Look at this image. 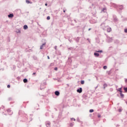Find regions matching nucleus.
Masks as SVG:
<instances>
[{
	"mask_svg": "<svg viewBox=\"0 0 127 127\" xmlns=\"http://www.w3.org/2000/svg\"><path fill=\"white\" fill-rule=\"evenodd\" d=\"M19 115L22 116L23 115L25 117V120L24 121H22V122H26L28 121V118L27 117V114H25L24 112L22 111H19L18 112Z\"/></svg>",
	"mask_w": 127,
	"mask_h": 127,
	"instance_id": "nucleus-1",
	"label": "nucleus"
},
{
	"mask_svg": "<svg viewBox=\"0 0 127 127\" xmlns=\"http://www.w3.org/2000/svg\"><path fill=\"white\" fill-rule=\"evenodd\" d=\"M106 42L107 43H111L113 42V38H111L109 37V36H107Z\"/></svg>",
	"mask_w": 127,
	"mask_h": 127,
	"instance_id": "nucleus-2",
	"label": "nucleus"
},
{
	"mask_svg": "<svg viewBox=\"0 0 127 127\" xmlns=\"http://www.w3.org/2000/svg\"><path fill=\"white\" fill-rule=\"evenodd\" d=\"M101 28H102L103 30H106V23L105 22H103L100 25Z\"/></svg>",
	"mask_w": 127,
	"mask_h": 127,
	"instance_id": "nucleus-3",
	"label": "nucleus"
},
{
	"mask_svg": "<svg viewBox=\"0 0 127 127\" xmlns=\"http://www.w3.org/2000/svg\"><path fill=\"white\" fill-rule=\"evenodd\" d=\"M76 92L79 93V94H81L83 92V89L82 87H79L77 88V89L76 90Z\"/></svg>",
	"mask_w": 127,
	"mask_h": 127,
	"instance_id": "nucleus-4",
	"label": "nucleus"
},
{
	"mask_svg": "<svg viewBox=\"0 0 127 127\" xmlns=\"http://www.w3.org/2000/svg\"><path fill=\"white\" fill-rule=\"evenodd\" d=\"M72 61L71 60V58H68L67 61V64H68L69 65H70L72 64Z\"/></svg>",
	"mask_w": 127,
	"mask_h": 127,
	"instance_id": "nucleus-5",
	"label": "nucleus"
},
{
	"mask_svg": "<svg viewBox=\"0 0 127 127\" xmlns=\"http://www.w3.org/2000/svg\"><path fill=\"white\" fill-rule=\"evenodd\" d=\"M113 21L114 22H118V21H119V19L117 18V16H116V15H113Z\"/></svg>",
	"mask_w": 127,
	"mask_h": 127,
	"instance_id": "nucleus-6",
	"label": "nucleus"
},
{
	"mask_svg": "<svg viewBox=\"0 0 127 127\" xmlns=\"http://www.w3.org/2000/svg\"><path fill=\"white\" fill-rule=\"evenodd\" d=\"M89 22L90 23L93 24L94 23H97V20H95L94 19H92L89 20Z\"/></svg>",
	"mask_w": 127,
	"mask_h": 127,
	"instance_id": "nucleus-7",
	"label": "nucleus"
},
{
	"mask_svg": "<svg viewBox=\"0 0 127 127\" xmlns=\"http://www.w3.org/2000/svg\"><path fill=\"white\" fill-rule=\"evenodd\" d=\"M46 88V86H45V84L41 83L40 85V89L41 90H43Z\"/></svg>",
	"mask_w": 127,
	"mask_h": 127,
	"instance_id": "nucleus-8",
	"label": "nucleus"
},
{
	"mask_svg": "<svg viewBox=\"0 0 127 127\" xmlns=\"http://www.w3.org/2000/svg\"><path fill=\"white\" fill-rule=\"evenodd\" d=\"M46 127H51V122L50 121H47L45 123Z\"/></svg>",
	"mask_w": 127,
	"mask_h": 127,
	"instance_id": "nucleus-9",
	"label": "nucleus"
},
{
	"mask_svg": "<svg viewBox=\"0 0 127 127\" xmlns=\"http://www.w3.org/2000/svg\"><path fill=\"white\" fill-rule=\"evenodd\" d=\"M55 95L56 96H59L60 95V92L58 90H56L55 92Z\"/></svg>",
	"mask_w": 127,
	"mask_h": 127,
	"instance_id": "nucleus-10",
	"label": "nucleus"
},
{
	"mask_svg": "<svg viewBox=\"0 0 127 127\" xmlns=\"http://www.w3.org/2000/svg\"><path fill=\"white\" fill-rule=\"evenodd\" d=\"M8 18H12V17H14V14L13 13H9L8 15H7Z\"/></svg>",
	"mask_w": 127,
	"mask_h": 127,
	"instance_id": "nucleus-11",
	"label": "nucleus"
},
{
	"mask_svg": "<svg viewBox=\"0 0 127 127\" xmlns=\"http://www.w3.org/2000/svg\"><path fill=\"white\" fill-rule=\"evenodd\" d=\"M94 55L95 57H98V56H100V54H99L98 52H94Z\"/></svg>",
	"mask_w": 127,
	"mask_h": 127,
	"instance_id": "nucleus-12",
	"label": "nucleus"
},
{
	"mask_svg": "<svg viewBox=\"0 0 127 127\" xmlns=\"http://www.w3.org/2000/svg\"><path fill=\"white\" fill-rule=\"evenodd\" d=\"M75 41H76V42L77 43H78V42H79V41H80V37H77L75 39Z\"/></svg>",
	"mask_w": 127,
	"mask_h": 127,
	"instance_id": "nucleus-13",
	"label": "nucleus"
},
{
	"mask_svg": "<svg viewBox=\"0 0 127 127\" xmlns=\"http://www.w3.org/2000/svg\"><path fill=\"white\" fill-rule=\"evenodd\" d=\"M95 40H96V43H100V39L99 38V37H97L95 38Z\"/></svg>",
	"mask_w": 127,
	"mask_h": 127,
	"instance_id": "nucleus-14",
	"label": "nucleus"
},
{
	"mask_svg": "<svg viewBox=\"0 0 127 127\" xmlns=\"http://www.w3.org/2000/svg\"><path fill=\"white\" fill-rule=\"evenodd\" d=\"M120 96H121V98L123 99L124 98H125V95L124 94H123V92H120Z\"/></svg>",
	"mask_w": 127,
	"mask_h": 127,
	"instance_id": "nucleus-15",
	"label": "nucleus"
},
{
	"mask_svg": "<svg viewBox=\"0 0 127 127\" xmlns=\"http://www.w3.org/2000/svg\"><path fill=\"white\" fill-rule=\"evenodd\" d=\"M23 81L24 83H27L28 82V80L27 78H24Z\"/></svg>",
	"mask_w": 127,
	"mask_h": 127,
	"instance_id": "nucleus-16",
	"label": "nucleus"
},
{
	"mask_svg": "<svg viewBox=\"0 0 127 127\" xmlns=\"http://www.w3.org/2000/svg\"><path fill=\"white\" fill-rule=\"evenodd\" d=\"M28 26L27 25H24L23 26V29H24V30H26L27 29H28Z\"/></svg>",
	"mask_w": 127,
	"mask_h": 127,
	"instance_id": "nucleus-17",
	"label": "nucleus"
},
{
	"mask_svg": "<svg viewBox=\"0 0 127 127\" xmlns=\"http://www.w3.org/2000/svg\"><path fill=\"white\" fill-rule=\"evenodd\" d=\"M26 2L27 4H32V3H33L32 1H31L29 0H26Z\"/></svg>",
	"mask_w": 127,
	"mask_h": 127,
	"instance_id": "nucleus-18",
	"label": "nucleus"
},
{
	"mask_svg": "<svg viewBox=\"0 0 127 127\" xmlns=\"http://www.w3.org/2000/svg\"><path fill=\"white\" fill-rule=\"evenodd\" d=\"M107 32H111V31H112V28H111V27L108 28L107 29Z\"/></svg>",
	"mask_w": 127,
	"mask_h": 127,
	"instance_id": "nucleus-19",
	"label": "nucleus"
},
{
	"mask_svg": "<svg viewBox=\"0 0 127 127\" xmlns=\"http://www.w3.org/2000/svg\"><path fill=\"white\" fill-rule=\"evenodd\" d=\"M117 91H119L120 93L123 92L122 90V87L117 89Z\"/></svg>",
	"mask_w": 127,
	"mask_h": 127,
	"instance_id": "nucleus-20",
	"label": "nucleus"
},
{
	"mask_svg": "<svg viewBox=\"0 0 127 127\" xmlns=\"http://www.w3.org/2000/svg\"><path fill=\"white\" fill-rule=\"evenodd\" d=\"M102 11H103V12H106L107 8H106V7L103 8Z\"/></svg>",
	"mask_w": 127,
	"mask_h": 127,
	"instance_id": "nucleus-21",
	"label": "nucleus"
},
{
	"mask_svg": "<svg viewBox=\"0 0 127 127\" xmlns=\"http://www.w3.org/2000/svg\"><path fill=\"white\" fill-rule=\"evenodd\" d=\"M74 125V122H72V123H70L69 124V127H72Z\"/></svg>",
	"mask_w": 127,
	"mask_h": 127,
	"instance_id": "nucleus-22",
	"label": "nucleus"
},
{
	"mask_svg": "<svg viewBox=\"0 0 127 127\" xmlns=\"http://www.w3.org/2000/svg\"><path fill=\"white\" fill-rule=\"evenodd\" d=\"M119 9L121 10L124 9V5H121L119 6Z\"/></svg>",
	"mask_w": 127,
	"mask_h": 127,
	"instance_id": "nucleus-23",
	"label": "nucleus"
},
{
	"mask_svg": "<svg viewBox=\"0 0 127 127\" xmlns=\"http://www.w3.org/2000/svg\"><path fill=\"white\" fill-rule=\"evenodd\" d=\"M80 84H81V85H84V84H85V81L83 80H81L80 81Z\"/></svg>",
	"mask_w": 127,
	"mask_h": 127,
	"instance_id": "nucleus-24",
	"label": "nucleus"
},
{
	"mask_svg": "<svg viewBox=\"0 0 127 127\" xmlns=\"http://www.w3.org/2000/svg\"><path fill=\"white\" fill-rule=\"evenodd\" d=\"M108 86V84L107 83H104L103 85L104 89H105Z\"/></svg>",
	"mask_w": 127,
	"mask_h": 127,
	"instance_id": "nucleus-25",
	"label": "nucleus"
},
{
	"mask_svg": "<svg viewBox=\"0 0 127 127\" xmlns=\"http://www.w3.org/2000/svg\"><path fill=\"white\" fill-rule=\"evenodd\" d=\"M124 90L125 91V93H127V87H124V88H123Z\"/></svg>",
	"mask_w": 127,
	"mask_h": 127,
	"instance_id": "nucleus-26",
	"label": "nucleus"
},
{
	"mask_svg": "<svg viewBox=\"0 0 127 127\" xmlns=\"http://www.w3.org/2000/svg\"><path fill=\"white\" fill-rule=\"evenodd\" d=\"M96 52H98V53H103V50L96 51Z\"/></svg>",
	"mask_w": 127,
	"mask_h": 127,
	"instance_id": "nucleus-27",
	"label": "nucleus"
},
{
	"mask_svg": "<svg viewBox=\"0 0 127 127\" xmlns=\"http://www.w3.org/2000/svg\"><path fill=\"white\" fill-rule=\"evenodd\" d=\"M94 112V109H90L89 110V113H92Z\"/></svg>",
	"mask_w": 127,
	"mask_h": 127,
	"instance_id": "nucleus-28",
	"label": "nucleus"
},
{
	"mask_svg": "<svg viewBox=\"0 0 127 127\" xmlns=\"http://www.w3.org/2000/svg\"><path fill=\"white\" fill-rule=\"evenodd\" d=\"M70 121L75 122V121H76V119L74 118H70Z\"/></svg>",
	"mask_w": 127,
	"mask_h": 127,
	"instance_id": "nucleus-29",
	"label": "nucleus"
},
{
	"mask_svg": "<svg viewBox=\"0 0 127 127\" xmlns=\"http://www.w3.org/2000/svg\"><path fill=\"white\" fill-rule=\"evenodd\" d=\"M16 33H21V30L18 29L17 30V31H16Z\"/></svg>",
	"mask_w": 127,
	"mask_h": 127,
	"instance_id": "nucleus-30",
	"label": "nucleus"
},
{
	"mask_svg": "<svg viewBox=\"0 0 127 127\" xmlns=\"http://www.w3.org/2000/svg\"><path fill=\"white\" fill-rule=\"evenodd\" d=\"M108 68V66L107 65L103 66V69L104 70H106Z\"/></svg>",
	"mask_w": 127,
	"mask_h": 127,
	"instance_id": "nucleus-31",
	"label": "nucleus"
},
{
	"mask_svg": "<svg viewBox=\"0 0 127 127\" xmlns=\"http://www.w3.org/2000/svg\"><path fill=\"white\" fill-rule=\"evenodd\" d=\"M46 19H47V20H50V19H51V17H50V16H48L47 17V18H46Z\"/></svg>",
	"mask_w": 127,
	"mask_h": 127,
	"instance_id": "nucleus-32",
	"label": "nucleus"
},
{
	"mask_svg": "<svg viewBox=\"0 0 127 127\" xmlns=\"http://www.w3.org/2000/svg\"><path fill=\"white\" fill-rule=\"evenodd\" d=\"M7 112L8 113H10L11 112V110L10 109H8L7 110Z\"/></svg>",
	"mask_w": 127,
	"mask_h": 127,
	"instance_id": "nucleus-33",
	"label": "nucleus"
},
{
	"mask_svg": "<svg viewBox=\"0 0 127 127\" xmlns=\"http://www.w3.org/2000/svg\"><path fill=\"white\" fill-rule=\"evenodd\" d=\"M118 111H119V113H121V112L123 111V109L120 108V109L118 110Z\"/></svg>",
	"mask_w": 127,
	"mask_h": 127,
	"instance_id": "nucleus-34",
	"label": "nucleus"
},
{
	"mask_svg": "<svg viewBox=\"0 0 127 127\" xmlns=\"http://www.w3.org/2000/svg\"><path fill=\"white\" fill-rule=\"evenodd\" d=\"M4 109V106H2L1 107H0V111L2 110H3Z\"/></svg>",
	"mask_w": 127,
	"mask_h": 127,
	"instance_id": "nucleus-35",
	"label": "nucleus"
},
{
	"mask_svg": "<svg viewBox=\"0 0 127 127\" xmlns=\"http://www.w3.org/2000/svg\"><path fill=\"white\" fill-rule=\"evenodd\" d=\"M120 41L118 40H116L115 41V43H119Z\"/></svg>",
	"mask_w": 127,
	"mask_h": 127,
	"instance_id": "nucleus-36",
	"label": "nucleus"
},
{
	"mask_svg": "<svg viewBox=\"0 0 127 127\" xmlns=\"http://www.w3.org/2000/svg\"><path fill=\"white\" fill-rule=\"evenodd\" d=\"M40 49H41V50L44 49V46H43V45H42L40 46Z\"/></svg>",
	"mask_w": 127,
	"mask_h": 127,
	"instance_id": "nucleus-37",
	"label": "nucleus"
},
{
	"mask_svg": "<svg viewBox=\"0 0 127 127\" xmlns=\"http://www.w3.org/2000/svg\"><path fill=\"white\" fill-rule=\"evenodd\" d=\"M124 32L125 33H127V28H126V29H124Z\"/></svg>",
	"mask_w": 127,
	"mask_h": 127,
	"instance_id": "nucleus-38",
	"label": "nucleus"
},
{
	"mask_svg": "<svg viewBox=\"0 0 127 127\" xmlns=\"http://www.w3.org/2000/svg\"><path fill=\"white\" fill-rule=\"evenodd\" d=\"M54 70H55V71H57V70H58V68L57 67H55L54 68Z\"/></svg>",
	"mask_w": 127,
	"mask_h": 127,
	"instance_id": "nucleus-39",
	"label": "nucleus"
},
{
	"mask_svg": "<svg viewBox=\"0 0 127 127\" xmlns=\"http://www.w3.org/2000/svg\"><path fill=\"white\" fill-rule=\"evenodd\" d=\"M10 87H11V86H10V84H8V85H7V88H10Z\"/></svg>",
	"mask_w": 127,
	"mask_h": 127,
	"instance_id": "nucleus-40",
	"label": "nucleus"
},
{
	"mask_svg": "<svg viewBox=\"0 0 127 127\" xmlns=\"http://www.w3.org/2000/svg\"><path fill=\"white\" fill-rule=\"evenodd\" d=\"M87 40L88 41L89 43H91V41L90 40V39L89 38H87Z\"/></svg>",
	"mask_w": 127,
	"mask_h": 127,
	"instance_id": "nucleus-41",
	"label": "nucleus"
},
{
	"mask_svg": "<svg viewBox=\"0 0 127 127\" xmlns=\"http://www.w3.org/2000/svg\"><path fill=\"white\" fill-rule=\"evenodd\" d=\"M98 118H101V115L100 114H98L97 115Z\"/></svg>",
	"mask_w": 127,
	"mask_h": 127,
	"instance_id": "nucleus-42",
	"label": "nucleus"
},
{
	"mask_svg": "<svg viewBox=\"0 0 127 127\" xmlns=\"http://www.w3.org/2000/svg\"><path fill=\"white\" fill-rule=\"evenodd\" d=\"M33 59H34V60H36V59H37V57L35 56H33Z\"/></svg>",
	"mask_w": 127,
	"mask_h": 127,
	"instance_id": "nucleus-43",
	"label": "nucleus"
},
{
	"mask_svg": "<svg viewBox=\"0 0 127 127\" xmlns=\"http://www.w3.org/2000/svg\"><path fill=\"white\" fill-rule=\"evenodd\" d=\"M43 84H44V86H45V85H47V82H44L42 83Z\"/></svg>",
	"mask_w": 127,
	"mask_h": 127,
	"instance_id": "nucleus-44",
	"label": "nucleus"
},
{
	"mask_svg": "<svg viewBox=\"0 0 127 127\" xmlns=\"http://www.w3.org/2000/svg\"><path fill=\"white\" fill-rule=\"evenodd\" d=\"M12 100V98L11 97H9L8 98V101H11Z\"/></svg>",
	"mask_w": 127,
	"mask_h": 127,
	"instance_id": "nucleus-45",
	"label": "nucleus"
},
{
	"mask_svg": "<svg viewBox=\"0 0 127 127\" xmlns=\"http://www.w3.org/2000/svg\"><path fill=\"white\" fill-rule=\"evenodd\" d=\"M125 82L126 83H127V78H125Z\"/></svg>",
	"mask_w": 127,
	"mask_h": 127,
	"instance_id": "nucleus-46",
	"label": "nucleus"
},
{
	"mask_svg": "<svg viewBox=\"0 0 127 127\" xmlns=\"http://www.w3.org/2000/svg\"><path fill=\"white\" fill-rule=\"evenodd\" d=\"M68 50H72L73 49V48L71 47H70V48H68Z\"/></svg>",
	"mask_w": 127,
	"mask_h": 127,
	"instance_id": "nucleus-47",
	"label": "nucleus"
},
{
	"mask_svg": "<svg viewBox=\"0 0 127 127\" xmlns=\"http://www.w3.org/2000/svg\"><path fill=\"white\" fill-rule=\"evenodd\" d=\"M122 20L123 21H125V20H127V18H125V19H123Z\"/></svg>",
	"mask_w": 127,
	"mask_h": 127,
	"instance_id": "nucleus-48",
	"label": "nucleus"
},
{
	"mask_svg": "<svg viewBox=\"0 0 127 127\" xmlns=\"http://www.w3.org/2000/svg\"><path fill=\"white\" fill-rule=\"evenodd\" d=\"M36 75V72H33L32 73V75Z\"/></svg>",
	"mask_w": 127,
	"mask_h": 127,
	"instance_id": "nucleus-49",
	"label": "nucleus"
},
{
	"mask_svg": "<svg viewBox=\"0 0 127 127\" xmlns=\"http://www.w3.org/2000/svg\"><path fill=\"white\" fill-rule=\"evenodd\" d=\"M46 43H44L43 44H42V45H43V46H44V45H46Z\"/></svg>",
	"mask_w": 127,
	"mask_h": 127,
	"instance_id": "nucleus-50",
	"label": "nucleus"
},
{
	"mask_svg": "<svg viewBox=\"0 0 127 127\" xmlns=\"http://www.w3.org/2000/svg\"><path fill=\"white\" fill-rule=\"evenodd\" d=\"M77 122L79 123L81 122L80 120L79 119H77Z\"/></svg>",
	"mask_w": 127,
	"mask_h": 127,
	"instance_id": "nucleus-51",
	"label": "nucleus"
},
{
	"mask_svg": "<svg viewBox=\"0 0 127 127\" xmlns=\"http://www.w3.org/2000/svg\"><path fill=\"white\" fill-rule=\"evenodd\" d=\"M17 80L20 79V77H17Z\"/></svg>",
	"mask_w": 127,
	"mask_h": 127,
	"instance_id": "nucleus-52",
	"label": "nucleus"
},
{
	"mask_svg": "<svg viewBox=\"0 0 127 127\" xmlns=\"http://www.w3.org/2000/svg\"><path fill=\"white\" fill-rule=\"evenodd\" d=\"M74 21L75 22V23H77V20L76 19H74Z\"/></svg>",
	"mask_w": 127,
	"mask_h": 127,
	"instance_id": "nucleus-53",
	"label": "nucleus"
},
{
	"mask_svg": "<svg viewBox=\"0 0 127 127\" xmlns=\"http://www.w3.org/2000/svg\"><path fill=\"white\" fill-rule=\"evenodd\" d=\"M108 75H111V71H109Z\"/></svg>",
	"mask_w": 127,
	"mask_h": 127,
	"instance_id": "nucleus-54",
	"label": "nucleus"
},
{
	"mask_svg": "<svg viewBox=\"0 0 127 127\" xmlns=\"http://www.w3.org/2000/svg\"><path fill=\"white\" fill-rule=\"evenodd\" d=\"M47 58H48V59H50V58L49 56H47Z\"/></svg>",
	"mask_w": 127,
	"mask_h": 127,
	"instance_id": "nucleus-55",
	"label": "nucleus"
},
{
	"mask_svg": "<svg viewBox=\"0 0 127 127\" xmlns=\"http://www.w3.org/2000/svg\"><path fill=\"white\" fill-rule=\"evenodd\" d=\"M7 41H8V42H10V39H8V40H7Z\"/></svg>",
	"mask_w": 127,
	"mask_h": 127,
	"instance_id": "nucleus-56",
	"label": "nucleus"
},
{
	"mask_svg": "<svg viewBox=\"0 0 127 127\" xmlns=\"http://www.w3.org/2000/svg\"><path fill=\"white\" fill-rule=\"evenodd\" d=\"M92 28H89L88 29V31H90V30H91Z\"/></svg>",
	"mask_w": 127,
	"mask_h": 127,
	"instance_id": "nucleus-57",
	"label": "nucleus"
},
{
	"mask_svg": "<svg viewBox=\"0 0 127 127\" xmlns=\"http://www.w3.org/2000/svg\"><path fill=\"white\" fill-rule=\"evenodd\" d=\"M71 25H72V26H74V24L73 23H71Z\"/></svg>",
	"mask_w": 127,
	"mask_h": 127,
	"instance_id": "nucleus-58",
	"label": "nucleus"
},
{
	"mask_svg": "<svg viewBox=\"0 0 127 127\" xmlns=\"http://www.w3.org/2000/svg\"><path fill=\"white\" fill-rule=\"evenodd\" d=\"M97 88H98V86H97L96 87H95V89L96 90V89H97Z\"/></svg>",
	"mask_w": 127,
	"mask_h": 127,
	"instance_id": "nucleus-59",
	"label": "nucleus"
},
{
	"mask_svg": "<svg viewBox=\"0 0 127 127\" xmlns=\"http://www.w3.org/2000/svg\"><path fill=\"white\" fill-rule=\"evenodd\" d=\"M102 57H103V56H100L99 58H102Z\"/></svg>",
	"mask_w": 127,
	"mask_h": 127,
	"instance_id": "nucleus-60",
	"label": "nucleus"
},
{
	"mask_svg": "<svg viewBox=\"0 0 127 127\" xmlns=\"http://www.w3.org/2000/svg\"><path fill=\"white\" fill-rule=\"evenodd\" d=\"M30 120L31 121H32V120H33V119H32V118H30Z\"/></svg>",
	"mask_w": 127,
	"mask_h": 127,
	"instance_id": "nucleus-61",
	"label": "nucleus"
},
{
	"mask_svg": "<svg viewBox=\"0 0 127 127\" xmlns=\"http://www.w3.org/2000/svg\"><path fill=\"white\" fill-rule=\"evenodd\" d=\"M57 46H56L55 47V50H57Z\"/></svg>",
	"mask_w": 127,
	"mask_h": 127,
	"instance_id": "nucleus-62",
	"label": "nucleus"
},
{
	"mask_svg": "<svg viewBox=\"0 0 127 127\" xmlns=\"http://www.w3.org/2000/svg\"><path fill=\"white\" fill-rule=\"evenodd\" d=\"M45 6H47V5H48L47 3H46L45 4Z\"/></svg>",
	"mask_w": 127,
	"mask_h": 127,
	"instance_id": "nucleus-63",
	"label": "nucleus"
},
{
	"mask_svg": "<svg viewBox=\"0 0 127 127\" xmlns=\"http://www.w3.org/2000/svg\"><path fill=\"white\" fill-rule=\"evenodd\" d=\"M64 12H65L66 10H63Z\"/></svg>",
	"mask_w": 127,
	"mask_h": 127,
	"instance_id": "nucleus-64",
	"label": "nucleus"
}]
</instances>
